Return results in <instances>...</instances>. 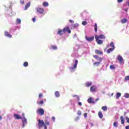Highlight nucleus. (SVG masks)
Instances as JSON below:
<instances>
[{
    "mask_svg": "<svg viewBox=\"0 0 129 129\" xmlns=\"http://www.w3.org/2000/svg\"><path fill=\"white\" fill-rule=\"evenodd\" d=\"M120 118V120H121V123L122 124H124V119L123 118V116H121Z\"/></svg>",
    "mask_w": 129,
    "mask_h": 129,
    "instance_id": "nucleus-18",
    "label": "nucleus"
},
{
    "mask_svg": "<svg viewBox=\"0 0 129 129\" xmlns=\"http://www.w3.org/2000/svg\"><path fill=\"white\" fill-rule=\"evenodd\" d=\"M32 21H33V22H36V18H33L32 19Z\"/></svg>",
    "mask_w": 129,
    "mask_h": 129,
    "instance_id": "nucleus-48",
    "label": "nucleus"
},
{
    "mask_svg": "<svg viewBox=\"0 0 129 129\" xmlns=\"http://www.w3.org/2000/svg\"><path fill=\"white\" fill-rule=\"evenodd\" d=\"M111 95H112H112H113V93H112V94H111Z\"/></svg>",
    "mask_w": 129,
    "mask_h": 129,
    "instance_id": "nucleus-56",
    "label": "nucleus"
},
{
    "mask_svg": "<svg viewBox=\"0 0 129 129\" xmlns=\"http://www.w3.org/2000/svg\"><path fill=\"white\" fill-rule=\"evenodd\" d=\"M102 109L104 110V111H106V110H107V107H106V106H102Z\"/></svg>",
    "mask_w": 129,
    "mask_h": 129,
    "instance_id": "nucleus-30",
    "label": "nucleus"
},
{
    "mask_svg": "<svg viewBox=\"0 0 129 129\" xmlns=\"http://www.w3.org/2000/svg\"><path fill=\"white\" fill-rule=\"evenodd\" d=\"M77 96H78V95H74L73 96V97H77Z\"/></svg>",
    "mask_w": 129,
    "mask_h": 129,
    "instance_id": "nucleus-53",
    "label": "nucleus"
},
{
    "mask_svg": "<svg viewBox=\"0 0 129 129\" xmlns=\"http://www.w3.org/2000/svg\"><path fill=\"white\" fill-rule=\"evenodd\" d=\"M84 117H87V113H85L84 114Z\"/></svg>",
    "mask_w": 129,
    "mask_h": 129,
    "instance_id": "nucleus-43",
    "label": "nucleus"
},
{
    "mask_svg": "<svg viewBox=\"0 0 129 129\" xmlns=\"http://www.w3.org/2000/svg\"><path fill=\"white\" fill-rule=\"evenodd\" d=\"M95 38L96 39V41L98 45H102L103 44V40H105V35L103 34H100V35H95Z\"/></svg>",
    "mask_w": 129,
    "mask_h": 129,
    "instance_id": "nucleus-2",
    "label": "nucleus"
},
{
    "mask_svg": "<svg viewBox=\"0 0 129 129\" xmlns=\"http://www.w3.org/2000/svg\"><path fill=\"white\" fill-rule=\"evenodd\" d=\"M101 61H97V62H95L94 63V65H96V66H99L100 64V62Z\"/></svg>",
    "mask_w": 129,
    "mask_h": 129,
    "instance_id": "nucleus-28",
    "label": "nucleus"
},
{
    "mask_svg": "<svg viewBox=\"0 0 129 129\" xmlns=\"http://www.w3.org/2000/svg\"><path fill=\"white\" fill-rule=\"evenodd\" d=\"M77 64H78V60L77 59H76L75 60V64L74 65V67H70V70L72 72H73L75 71V69L77 68Z\"/></svg>",
    "mask_w": 129,
    "mask_h": 129,
    "instance_id": "nucleus-3",
    "label": "nucleus"
},
{
    "mask_svg": "<svg viewBox=\"0 0 129 129\" xmlns=\"http://www.w3.org/2000/svg\"><path fill=\"white\" fill-rule=\"evenodd\" d=\"M98 100H99V98H97V99H96V101H98Z\"/></svg>",
    "mask_w": 129,
    "mask_h": 129,
    "instance_id": "nucleus-54",
    "label": "nucleus"
},
{
    "mask_svg": "<svg viewBox=\"0 0 129 129\" xmlns=\"http://www.w3.org/2000/svg\"><path fill=\"white\" fill-rule=\"evenodd\" d=\"M98 116L100 118H102V117H103V114H102V112L101 111H99Z\"/></svg>",
    "mask_w": 129,
    "mask_h": 129,
    "instance_id": "nucleus-20",
    "label": "nucleus"
},
{
    "mask_svg": "<svg viewBox=\"0 0 129 129\" xmlns=\"http://www.w3.org/2000/svg\"><path fill=\"white\" fill-rule=\"evenodd\" d=\"M88 103H95V102L92 100V98H89L87 100Z\"/></svg>",
    "mask_w": 129,
    "mask_h": 129,
    "instance_id": "nucleus-15",
    "label": "nucleus"
},
{
    "mask_svg": "<svg viewBox=\"0 0 129 129\" xmlns=\"http://www.w3.org/2000/svg\"><path fill=\"white\" fill-rule=\"evenodd\" d=\"M125 114H126V112H125L124 113V115H125Z\"/></svg>",
    "mask_w": 129,
    "mask_h": 129,
    "instance_id": "nucleus-55",
    "label": "nucleus"
},
{
    "mask_svg": "<svg viewBox=\"0 0 129 129\" xmlns=\"http://www.w3.org/2000/svg\"><path fill=\"white\" fill-rule=\"evenodd\" d=\"M2 119H3V116L0 115V121L2 120Z\"/></svg>",
    "mask_w": 129,
    "mask_h": 129,
    "instance_id": "nucleus-52",
    "label": "nucleus"
},
{
    "mask_svg": "<svg viewBox=\"0 0 129 129\" xmlns=\"http://www.w3.org/2000/svg\"><path fill=\"white\" fill-rule=\"evenodd\" d=\"M63 33H66V32H68L69 34H71V30H70V28L69 27L67 26L64 27L63 29Z\"/></svg>",
    "mask_w": 129,
    "mask_h": 129,
    "instance_id": "nucleus-5",
    "label": "nucleus"
},
{
    "mask_svg": "<svg viewBox=\"0 0 129 129\" xmlns=\"http://www.w3.org/2000/svg\"><path fill=\"white\" fill-rule=\"evenodd\" d=\"M95 52L96 54H98V55H102V54H103V52H102V51L97 49H96Z\"/></svg>",
    "mask_w": 129,
    "mask_h": 129,
    "instance_id": "nucleus-16",
    "label": "nucleus"
},
{
    "mask_svg": "<svg viewBox=\"0 0 129 129\" xmlns=\"http://www.w3.org/2000/svg\"><path fill=\"white\" fill-rule=\"evenodd\" d=\"M117 124H118L117 122H114L113 123V125H114L115 127H116L117 126Z\"/></svg>",
    "mask_w": 129,
    "mask_h": 129,
    "instance_id": "nucleus-38",
    "label": "nucleus"
},
{
    "mask_svg": "<svg viewBox=\"0 0 129 129\" xmlns=\"http://www.w3.org/2000/svg\"><path fill=\"white\" fill-rule=\"evenodd\" d=\"M30 7H31V2H28L25 6L24 10H28Z\"/></svg>",
    "mask_w": 129,
    "mask_h": 129,
    "instance_id": "nucleus-14",
    "label": "nucleus"
},
{
    "mask_svg": "<svg viewBox=\"0 0 129 129\" xmlns=\"http://www.w3.org/2000/svg\"><path fill=\"white\" fill-rule=\"evenodd\" d=\"M128 80H129V76H126V77H125L124 81H127Z\"/></svg>",
    "mask_w": 129,
    "mask_h": 129,
    "instance_id": "nucleus-35",
    "label": "nucleus"
},
{
    "mask_svg": "<svg viewBox=\"0 0 129 129\" xmlns=\"http://www.w3.org/2000/svg\"><path fill=\"white\" fill-rule=\"evenodd\" d=\"M78 104L80 105V106H81V105H82V103H81V102H79Z\"/></svg>",
    "mask_w": 129,
    "mask_h": 129,
    "instance_id": "nucleus-49",
    "label": "nucleus"
},
{
    "mask_svg": "<svg viewBox=\"0 0 129 129\" xmlns=\"http://www.w3.org/2000/svg\"><path fill=\"white\" fill-rule=\"evenodd\" d=\"M82 24L83 26H86V25H87V22L83 21Z\"/></svg>",
    "mask_w": 129,
    "mask_h": 129,
    "instance_id": "nucleus-36",
    "label": "nucleus"
},
{
    "mask_svg": "<svg viewBox=\"0 0 129 129\" xmlns=\"http://www.w3.org/2000/svg\"><path fill=\"white\" fill-rule=\"evenodd\" d=\"M94 30H95V32L96 33L97 32V24L96 23H95Z\"/></svg>",
    "mask_w": 129,
    "mask_h": 129,
    "instance_id": "nucleus-29",
    "label": "nucleus"
},
{
    "mask_svg": "<svg viewBox=\"0 0 129 129\" xmlns=\"http://www.w3.org/2000/svg\"><path fill=\"white\" fill-rule=\"evenodd\" d=\"M63 33H64V31L61 29H59L57 32L58 35H60V36H62V35H63Z\"/></svg>",
    "mask_w": 129,
    "mask_h": 129,
    "instance_id": "nucleus-17",
    "label": "nucleus"
},
{
    "mask_svg": "<svg viewBox=\"0 0 129 129\" xmlns=\"http://www.w3.org/2000/svg\"><path fill=\"white\" fill-rule=\"evenodd\" d=\"M51 119L54 121L55 120V117H52Z\"/></svg>",
    "mask_w": 129,
    "mask_h": 129,
    "instance_id": "nucleus-50",
    "label": "nucleus"
},
{
    "mask_svg": "<svg viewBox=\"0 0 129 129\" xmlns=\"http://www.w3.org/2000/svg\"><path fill=\"white\" fill-rule=\"evenodd\" d=\"M14 116L15 118V119H22V117L20 116L19 114H14Z\"/></svg>",
    "mask_w": 129,
    "mask_h": 129,
    "instance_id": "nucleus-10",
    "label": "nucleus"
},
{
    "mask_svg": "<svg viewBox=\"0 0 129 129\" xmlns=\"http://www.w3.org/2000/svg\"><path fill=\"white\" fill-rule=\"evenodd\" d=\"M37 114H40V115H44L45 114V111L43 108H39L36 111Z\"/></svg>",
    "mask_w": 129,
    "mask_h": 129,
    "instance_id": "nucleus-4",
    "label": "nucleus"
},
{
    "mask_svg": "<svg viewBox=\"0 0 129 129\" xmlns=\"http://www.w3.org/2000/svg\"><path fill=\"white\" fill-rule=\"evenodd\" d=\"M110 46L112 47V48H113L114 49V44H113V42H111Z\"/></svg>",
    "mask_w": 129,
    "mask_h": 129,
    "instance_id": "nucleus-39",
    "label": "nucleus"
},
{
    "mask_svg": "<svg viewBox=\"0 0 129 129\" xmlns=\"http://www.w3.org/2000/svg\"><path fill=\"white\" fill-rule=\"evenodd\" d=\"M69 22H70V23H74V21H73V20H70Z\"/></svg>",
    "mask_w": 129,
    "mask_h": 129,
    "instance_id": "nucleus-46",
    "label": "nucleus"
},
{
    "mask_svg": "<svg viewBox=\"0 0 129 129\" xmlns=\"http://www.w3.org/2000/svg\"><path fill=\"white\" fill-rule=\"evenodd\" d=\"M113 50H114V48H109L108 50H107V53L108 54H109V53H110V52H112V51H113Z\"/></svg>",
    "mask_w": 129,
    "mask_h": 129,
    "instance_id": "nucleus-23",
    "label": "nucleus"
},
{
    "mask_svg": "<svg viewBox=\"0 0 129 129\" xmlns=\"http://www.w3.org/2000/svg\"><path fill=\"white\" fill-rule=\"evenodd\" d=\"M38 127L39 128H41V127H44V129H47V125H50V122L47 120H44L38 119Z\"/></svg>",
    "mask_w": 129,
    "mask_h": 129,
    "instance_id": "nucleus-1",
    "label": "nucleus"
},
{
    "mask_svg": "<svg viewBox=\"0 0 129 129\" xmlns=\"http://www.w3.org/2000/svg\"><path fill=\"white\" fill-rule=\"evenodd\" d=\"M37 104H39L40 105H42V104H43L44 103V100H41L40 102H37Z\"/></svg>",
    "mask_w": 129,
    "mask_h": 129,
    "instance_id": "nucleus-32",
    "label": "nucleus"
},
{
    "mask_svg": "<svg viewBox=\"0 0 129 129\" xmlns=\"http://www.w3.org/2000/svg\"><path fill=\"white\" fill-rule=\"evenodd\" d=\"M42 96H43V94H39V98H41V97H42Z\"/></svg>",
    "mask_w": 129,
    "mask_h": 129,
    "instance_id": "nucleus-44",
    "label": "nucleus"
},
{
    "mask_svg": "<svg viewBox=\"0 0 129 129\" xmlns=\"http://www.w3.org/2000/svg\"><path fill=\"white\" fill-rule=\"evenodd\" d=\"M93 57L94 58H95V59H96L97 60L98 59L100 62H101V61H102L103 60L102 58L99 57L98 56L96 55H93Z\"/></svg>",
    "mask_w": 129,
    "mask_h": 129,
    "instance_id": "nucleus-12",
    "label": "nucleus"
},
{
    "mask_svg": "<svg viewBox=\"0 0 129 129\" xmlns=\"http://www.w3.org/2000/svg\"><path fill=\"white\" fill-rule=\"evenodd\" d=\"M125 129H129V125L125 126Z\"/></svg>",
    "mask_w": 129,
    "mask_h": 129,
    "instance_id": "nucleus-51",
    "label": "nucleus"
},
{
    "mask_svg": "<svg viewBox=\"0 0 129 129\" xmlns=\"http://www.w3.org/2000/svg\"><path fill=\"white\" fill-rule=\"evenodd\" d=\"M5 35L6 37H8V38H12V36L10 33H9L8 31L5 32Z\"/></svg>",
    "mask_w": 129,
    "mask_h": 129,
    "instance_id": "nucleus-11",
    "label": "nucleus"
},
{
    "mask_svg": "<svg viewBox=\"0 0 129 129\" xmlns=\"http://www.w3.org/2000/svg\"><path fill=\"white\" fill-rule=\"evenodd\" d=\"M23 118H22L23 124H26L27 123V119L25 118V114H22Z\"/></svg>",
    "mask_w": 129,
    "mask_h": 129,
    "instance_id": "nucleus-13",
    "label": "nucleus"
},
{
    "mask_svg": "<svg viewBox=\"0 0 129 129\" xmlns=\"http://www.w3.org/2000/svg\"><path fill=\"white\" fill-rule=\"evenodd\" d=\"M42 5L43 7H48L49 6V4L47 2H43Z\"/></svg>",
    "mask_w": 129,
    "mask_h": 129,
    "instance_id": "nucleus-27",
    "label": "nucleus"
},
{
    "mask_svg": "<svg viewBox=\"0 0 129 129\" xmlns=\"http://www.w3.org/2000/svg\"><path fill=\"white\" fill-rule=\"evenodd\" d=\"M77 100H78V101H79V100H80V98L79 97V96H77Z\"/></svg>",
    "mask_w": 129,
    "mask_h": 129,
    "instance_id": "nucleus-47",
    "label": "nucleus"
},
{
    "mask_svg": "<svg viewBox=\"0 0 129 129\" xmlns=\"http://www.w3.org/2000/svg\"><path fill=\"white\" fill-rule=\"evenodd\" d=\"M127 22V19L125 18H124L121 20V23H122V24H125V23H126Z\"/></svg>",
    "mask_w": 129,
    "mask_h": 129,
    "instance_id": "nucleus-22",
    "label": "nucleus"
},
{
    "mask_svg": "<svg viewBox=\"0 0 129 129\" xmlns=\"http://www.w3.org/2000/svg\"><path fill=\"white\" fill-rule=\"evenodd\" d=\"M110 68L112 70H114V69H115V67H114V66H113L112 64L110 66Z\"/></svg>",
    "mask_w": 129,
    "mask_h": 129,
    "instance_id": "nucleus-33",
    "label": "nucleus"
},
{
    "mask_svg": "<svg viewBox=\"0 0 129 129\" xmlns=\"http://www.w3.org/2000/svg\"><path fill=\"white\" fill-rule=\"evenodd\" d=\"M36 11L39 14H43L44 10V9L38 7L36 8Z\"/></svg>",
    "mask_w": 129,
    "mask_h": 129,
    "instance_id": "nucleus-6",
    "label": "nucleus"
},
{
    "mask_svg": "<svg viewBox=\"0 0 129 129\" xmlns=\"http://www.w3.org/2000/svg\"><path fill=\"white\" fill-rule=\"evenodd\" d=\"M125 98H129V94L126 93L124 95Z\"/></svg>",
    "mask_w": 129,
    "mask_h": 129,
    "instance_id": "nucleus-37",
    "label": "nucleus"
},
{
    "mask_svg": "<svg viewBox=\"0 0 129 129\" xmlns=\"http://www.w3.org/2000/svg\"><path fill=\"white\" fill-rule=\"evenodd\" d=\"M85 39L88 41V42H92L94 40V36H92L91 37H88L87 36H85Z\"/></svg>",
    "mask_w": 129,
    "mask_h": 129,
    "instance_id": "nucleus-7",
    "label": "nucleus"
},
{
    "mask_svg": "<svg viewBox=\"0 0 129 129\" xmlns=\"http://www.w3.org/2000/svg\"><path fill=\"white\" fill-rule=\"evenodd\" d=\"M54 95L56 97H60V93H59V91H56L54 93Z\"/></svg>",
    "mask_w": 129,
    "mask_h": 129,
    "instance_id": "nucleus-21",
    "label": "nucleus"
},
{
    "mask_svg": "<svg viewBox=\"0 0 129 129\" xmlns=\"http://www.w3.org/2000/svg\"><path fill=\"white\" fill-rule=\"evenodd\" d=\"M78 27H79V24H78V23L73 25V28H74V29H75V28H78Z\"/></svg>",
    "mask_w": 129,
    "mask_h": 129,
    "instance_id": "nucleus-25",
    "label": "nucleus"
},
{
    "mask_svg": "<svg viewBox=\"0 0 129 129\" xmlns=\"http://www.w3.org/2000/svg\"><path fill=\"white\" fill-rule=\"evenodd\" d=\"M121 96V93H117L116 95V99H118V98H119V97H120Z\"/></svg>",
    "mask_w": 129,
    "mask_h": 129,
    "instance_id": "nucleus-19",
    "label": "nucleus"
},
{
    "mask_svg": "<svg viewBox=\"0 0 129 129\" xmlns=\"http://www.w3.org/2000/svg\"><path fill=\"white\" fill-rule=\"evenodd\" d=\"M16 22L18 24H21V19L18 18L17 20H16Z\"/></svg>",
    "mask_w": 129,
    "mask_h": 129,
    "instance_id": "nucleus-34",
    "label": "nucleus"
},
{
    "mask_svg": "<svg viewBox=\"0 0 129 129\" xmlns=\"http://www.w3.org/2000/svg\"><path fill=\"white\" fill-rule=\"evenodd\" d=\"M125 119L126 120V122H127L128 123H129V118L128 117H125Z\"/></svg>",
    "mask_w": 129,
    "mask_h": 129,
    "instance_id": "nucleus-42",
    "label": "nucleus"
},
{
    "mask_svg": "<svg viewBox=\"0 0 129 129\" xmlns=\"http://www.w3.org/2000/svg\"><path fill=\"white\" fill-rule=\"evenodd\" d=\"M23 66H24V67H28V66H29V63H28V62L27 61H25L24 62Z\"/></svg>",
    "mask_w": 129,
    "mask_h": 129,
    "instance_id": "nucleus-31",
    "label": "nucleus"
},
{
    "mask_svg": "<svg viewBox=\"0 0 129 129\" xmlns=\"http://www.w3.org/2000/svg\"><path fill=\"white\" fill-rule=\"evenodd\" d=\"M123 0H117L118 3H122Z\"/></svg>",
    "mask_w": 129,
    "mask_h": 129,
    "instance_id": "nucleus-45",
    "label": "nucleus"
},
{
    "mask_svg": "<svg viewBox=\"0 0 129 129\" xmlns=\"http://www.w3.org/2000/svg\"><path fill=\"white\" fill-rule=\"evenodd\" d=\"M92 85V83L87 82L86 83V87H89V86H91Z\"/></svg>",
    "mask_w": 129,
    "mask_h": 129,
    "instance_id": "nucleus-24",
    "label": "nucleus"
},
{
    "mask_svg": "<svg viewBox=\"0 0 129 129\" xmlns=\"http://www.w3.org/2000/svg\"><path fill=\"white\" fill-rule=\"evenodd\" d=\"M117 59L120 64H122V63H123V58H122V56L118 55L117 56Z\"/></svg>",
    "mask_w": 129,
    "mask_h": 129,
    "instance_id": "nucleus-8",
    "label": "nucleus"
},
{
    "mask_svg": "<svg viewBox=\"0 0 129 129\" xmlns=\"http://www.w3.org/2000/svg\"><path fill=\"white\" fill-rule=\"evenodd\" d=\"M77 114L78 115H81L82 114L81 111H80V110L78 111Z\"/></svg>",
    "mask_w": 129,
    "mask_h": 129,
    "instance_id": "nucleus-41",
    "label": "nucleus"
},
{
    "mask_svg": "<svg viewBox=\"0 0 129 129\" xmlns=\"http://www.w3.org/2000/svg\"><path fill=\"white\" fill-rule=\"evenodd\" d=\"M90 90L92 91V92H95L96 91V86H92L90 87Z\"/></svg>",
    "mask_w": 129,
    "mask_h": 129,
    "instance_id": "nucleus-9",
    "label": "nucleus"
},
{
    "mask_svg": "<svg viewBox=\"0 0 129 129\" xmlns=\"http://www.w3.org/2000/svg\"><path fill=\"white\" fill-rule=\"evenodd\" d=\"M20 4H21V5H24L25 4V1L24 0H20Z\"/></svg>",
    "mask_w": 129,
    "mask_h": 129,
    "instance_id": "nucleus-40",
    "label": "nucleus"
},
{
    "mask_svg": "<svg viewBox=\"0 0 129 129\" xmlns=\"http://www.w3.org/2000/svg\"><path fill=\"white\" fill-rule=\"evenodd\" d=\"M51 47L52 48V50H57L58 49L57 46L55 45H51Z\"/></svg>",
    "mask_w": 129,
    "mask_h": 129,
    "instance_id": "nucleus-26",
    "label": "nucleus"
}]
</instances>
